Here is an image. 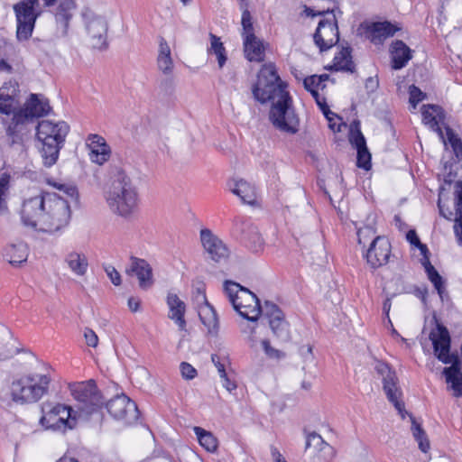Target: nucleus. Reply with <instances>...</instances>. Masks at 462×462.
Listing matches in <instances>:
<instances>
[{
	"instance_id": "f257e3e1",
	"label": "nucleus",
	"mask_w": 462,
	"mask_h": 462,
	"mask_svg": "<svg viewBox=\"0 0 462 462\" xmlns=\"http://www.w3.org/2000/svg\"><path fill=\"white\" fill-rule=\"evenodd\" d=\"M286 87L278 76L275 66L270 63L260 69L252 92L260 103H272L269 117L273 126L281 132L294 134L299 131L300 120Z\"/></svg>"
},
{
	"instance_id": "f03ea898",
	"label": "nucleus",
	"mask_w": 462,
	"mask_h": 462,
	"mask_svg": "<svg viewBox=\"0 0 462 462\" xmlns=\"http://www.w3.org/2000/svg\"><path fill=\"white\" fill-rule=\"evenodd\" d=\"M21 219L27 227L39 232L53 233L69 224L70 208L68 201L58 194L41 192L24 199Z\"/></svg>"
},
{
	"instance_id": "7ed1b4c3",
	"label": "nucleus",
	"mask_w": 462,
	"mask_h": 462,
	"mask_svg": "<svg viewBox=\"0 0 462 462\" xmlns=\"http://www.w3.org/2000/svg\"><path fill=\"white\" fill-rule=\"evenodd\" d=\"M111 174V184L105 192L106 202L113 214L129 219L138 209L136 187L123 169L115 167Z\"/></svg>"
},
{
	"instance_id": "20e7f679",
	"label": "nucleus",
	"mask_w": 462,
	"mask_h": 462,
	"mask_svg": "<svg viewBox=\"0 0 462 462\" xmlns=\"http://www.w3.org/2000/svg\"><path fill=\"white\" fill-rule=\"evenodd\" d=\"M69 131V126L64 121L44 119L38 123L36 136L42 144L41 153L46 167L56 163Z\"/></svg>"
},
{
	"instance_id": "39448f33",
	"label": "nucleus",
	"mask_w": 462,
	"mask_h": 462,
	"mask_svg": "<svg viewBox=\"0 0 462 462\" xmlns=\"http://www.w3.org/2000/svg\"><path fill=\"white\" fill-rule=\"evenodd\" d=\"M51 376L48 374H23L10 384V396L17 404H32L41 400L49 391Z\"/></svg>"
},
{
	"instance_id": "423d86ee",
	"label": "nucleus",
	"mask_w": 462,
	"mask_h": 462,
	"mask_svg": "<svg viewBox=\"0 0 462 462\" xmlns=\"http://www.w3.org/2000/svg\"><path fill=\"white\" fill-rule=\"evenodd\" d=\"M224 292L241 317L254 322L258 320L263 313V308L254 293L232 281L224 282Z\"/></svg>"
},
{
	"instance_id": "0eeeda50",
	"label": "nucleus",
	"mask_w": 462,
	"mask_h": 462,
	"mask_svg": "<svg viewBox=\"0 0 462 462\" xmlns=\"http://www.w3.org/2000/svg\"><path fill=\"white\" fill-rule=\"evenodd\" d=\"M383 389L388 401L393 404L401 417L404 419L406 415H409L411 421V430L412 432V436L418 442L419 448L422 452L426 453L430 448V441L420 424H419L415 418L411 414H409L404 409V402L401 400L402 393L399 386V380L396 374H391L383 379Z\"/></svg>"
},
{
	"instance_id": "6e6552de",
	"label": "nucleus",
	"mask_w": 462,
	"mask_h": 462,
	"mask_svg": "<svg viewBox=\"0 0 462 462\" xmlns=\"http://www.w3.org/2000/svg\"><path fill=\"white\" fill-rule=\"evenodd\" d=\"M69 388L78 402L77 411H74L78 418L87 419L102 407L103 399L94 381L75 383Z\"/></svg>"
},
{
	"instance_id": "1a4fd4ad",
	"label": "nucleus",
	"mask_w": 462,
	"mask_h": 462,
	"mask_svg": "<svg viewBox=\"0 0 462 462\" xmlns=\"http://www.w3.org/2000/svg\"><path fill=\"white\" fill-rule=\"evenodd\" d=\"M42 411L43 414L40 419V423L45 429L65 430L73 429L76 425L78 417L69 406L60 403H44Z\"/></svg>"
},
{
	"instance_id": "9d476101",
	"label": "nucleus",
	"mask_w": 462,
	"mask_h": 462,
	"mask_svg": "<svg viewBox=\"0 0 462 462\" xmlns=\"http://www.w3.org/2000/svg\"><path fill=\"white\" fill-rule=\"evenodd\" d=\"M39 0H21L14 5V11L16 17L17 28L16 37L20 42L27 41L31 38L35 22L41 12Z\"/></svg>"
},
{
	"instance_id": "9b49d317",
	"label": "nucleus",
	"mask_w": 462,
	"mask_h": 462,
	"mask_svg": "<svg viewBox=\"0 0 462 462\" xmlns=\"http://www.w3.org/2000/svg\"><path fill=\"white\" fill-rule=\"evenodd\" d=\"M81 16L91 47L96 49L106 47L108 26L105 18L89 8L83 9Z\"/></svg>"
},
{
	"instance_id": "f8f14e48",
	"label": "nucleus",
	"mask_w": 462,
	"mask_h": 462,
	"mask_svg": "<svg viewBox=\"0 0 462 462\" xmlns=\"http://www.w3.org/2000/svg\"><path fill=\"white\" fill-rule=\"evenodd\" d=\"M106 410L109 414L125 424L135 422L139 417L138 408L125 394L116 395L106 402Z\"/></svg>"
},
{
	"instance_id": "ddd939ff",
	"label": "nucleus",
	"mask_w": 462,
	"mask_h": 462,
	"mask_svg": "<svg viewBox=\"0 0 462 462\" xmlns=\"http://www.w3.org/2000/svg\"><path fill=\"white\" fill-rule=\"evenodd\" d=\"M263 315L268 319L273 335L282 342L291 340L289 323L284 319L282 310L273 302L265 301L263 307Z\"/></svg>"
},
{
	"instance_id": "4468645a",
	"label": "nucleus",
	"mask_w": 462,
	"mask_h": 462,
	"mask_svg": "<svg viewBox=\"0 0 462 462\" xmlns=\"http://www.w3.org/2000/svg\"><path fill=\"white\" fill-rule=\"evenodd\" d=\"M313 39L320 51H328L337 43L339 32L335 16L319 21Z\"/></svg>"
},
{
	"instance_id": "2eb2a0df",
	"label": "nucleus",
	"mask_w": 462,
	"mask_h": 462,
	"mask_svg": "<svg viewBox=\"0 0 462 462\" xmlns=\"http://www.w3.org/2000/svg\"><path fill=\"white\" fill-rule=\"evenodd\" d=\"M430 339L433 345L435 356L443 364H449L453 358L458 357L457 353H450V336L448 330L438 324L435 330L430 334Z\"/></svg>"
},
{
	"instance_id": "dca6fc26",
	"label": "nucleus",
	"mask_w": 462,
	"mask_h": 462,
	"mask_svg": "<svg viewBox=\"0 0 462 462\" xmlns=\"http://www.w3.org/2000/svg\"><path fill=\"white\" fill-rule=\"evenodd\" d=\"M365 256L373 269L386 264L391 256L390 242L383 236L374 237Z\"/></svg>"
},
{
	"instance_id": "f3484780",
	"label": "nucleus",
	"mask_w": 462,
	"mask_h": 462,
	"mask_svg": "<svg viewBox=\"0 0 462 462\" xmlns=\"http://www.w3.org/2000/svg\"><path fill=\"white\" fill-rule=\"evenodd\" d=\"M200 240L204 249L213 261L219 262L222 259L227 258L229 254L228 248L209 229L205 228L200 231Z\"/></svg>"
},
{
	"instance_id": "a211bd4d",
	"label": "nucleus",
	"mask_w": 462,
	"mask_h": 462,
	"mask_svg": "<svg viewBox=\"0 0 462 462\" xmlns=\"http://www.w3.org/2000/svg\"><path fill=\"white\" fill-rule=\"evenodd\" d=\"M125 272L128 275L137 277L139 286L143 290H147L153 284L152 269L144 259L131 256Z\"/></svg>"
},
{
	"instance_id": "6ab92c4d",
	"label": "nucleus",
	"mask_w": 462,
	"mask_h": 462,
	"mask_svg": "<svg viewBox=\"0 0 462 462\" xmlns=\"http://www.w3.org/2000/svg\"><path fill=\"white\" fill-rule=\"evenodd\" d=\"M86 145L89 151V158L91 162L102 165L110 157V147L106 140L98 134H89L86 141Z\"/></svg>"
},
{
	"instance_id": "aec40b11",
	"label": "nucleus",
	"mask_w": 462,
	"mask_h": 462,
	"mask_svg": "<svg viewBox=\"0 0 462 462\" xmlns=\"http://www.w3.org/2000/svg\"><path fill=\"white\" fill-rule=\"evenodd\" d=\"M399 30L400 28L388 21L375 22L366 25L365 33L373 43L381 44Z\"/></svg>"
},
{
	"instance_id": "412c9836",
	"label": "nucleus",
	"mask_w": 462,
	"mask_h": 462,
	"mask_svg": "<svg viewBox=\"0 0 462 462\" xmlns=\"http://www.w3.org/2000/svg\"><path fill=\"white\" fill-rule=\"evenodd\" d=\"M75 9L76 3L74 0H62L58 5L55 13V21L57 31L60 37L68 36L69 23Z\"/></svg>"
},
{
	"instance_id": "4be33fe9",
	"label": "nucleus",
	"mask_w": 462,
	"mask_h": 462,
	"mask_svg": "<svg viewBox=\"0 0 462 462\" xmlns=\"http://www.w3.org/2000/svg\"><path fill=\"white\" fill-rule=\"evenodd\" d=\"M448 367L443 369V374L449 390L455 397L462 396V362L458 357L453 358Z\"/></svg>"
},
{
	"instance_id": "5701e85b",
	"label": "nucleus",
	"mask_w": 462,
	"mask_h": 462,
	"mask_svg": "<svg viewBox=\"0 0 462 462\" xmlns=\"http://www.w3.org/2000/svg\"><path fill=\"white\" fill-rule=\"evenodd\" d=\"M227 186L230 191L240 198L243 203L254 205L256 201L255 187L243 179H232Z\"/></svg>"
},
{
	"instance_id": "b1692460",
	"label": "nucleus",
	"mask_w": 462,
	"mask_h": 462,
	"mask_svg": "<svg viewBox=\"0 0 462 462\" xmlns=\"http://www.w3.org/2000/svg\"><path fill=\"white\" fill-rule=\"evenodd\" d=\"M421 115L423 123L429 125L433 131L437 132L443 140L444 144L447 145L443 132L439 127V124L443 122L445 117L442 108L436 105H424L422 106Z\"/></svg>"
},
{
	"instance_id": "393cba45",
	"label": "nucleus",
	"mask_w": 462,
	"mask_h": 462,
	"mask_svg": "<svg viewBox=\"0 0 462 462\" xmlns=\"http://www.w3.org/2000/svg\"><path fill=\"white\" fill-rule=\"evenodd\" d=\"M390 53L392 68L396 70L404 68L412 58L411 50L400 40L393 42Z\"/></svg>"
},
{
	"instance_id": "a878e982",
	"label": "nucleus",
	"mask_w": 462,
	"mask_h": 462,
	"mask_svg": "<svg viewBox=\"0 0 462 462\" xmlns=\"http://www.w3.org/2000/svg\"><path fill=\"white\" fill-rule=\"evenodd\" d=\"M350 142L357 150V167L365 170L371 168V154L366 147L365 139L360 130L351 133Z\"/></svg>"
},
{
	"instance_id": "bb28decb",
	"label": "nucleus",
	"mask_w": 462,
	"mask_h": 462,
	"mask_svg": "<svg viewBox=\"0 0 462 462\" xmlns=\"http://www.w3.org/2000/svg\"><path fill=\"white\" fill-rule=\"evenodd\" d=\"M167 304L170 309L169 318L175 321L180 329H184L186 321L184 319L185 303L174 293H169Z\"/></svg>"
},
{
	"instance_id": "cd10ccee",
	"label": "nucleus",
	"mask_w": 462,
	"mask_h": 462,
	"mask_svg": "<svg viewBox=\"0 0 462 462\" xmlns=\"http://www.w3.org/2000/svg\"><path fill=\"white\" fill-rule=\"evenodd\" d=\"M321 81H322V76L313 75V76L306 78L303 82L305 88L307 90H309L312 94V96L316 97V99H318V97H319L317 88L321 83ZM317 102H318L319 106H320L324 116L329 122V127L331 129L335 130V125L332 124V120H333V117L335 116V114L333 112H331L326 105H322L319 100H317Z\"/></svg>"
},
{
	"instance_id": "c85d7f7f",
	"label": "nucleus",
	"mask_w": 462,
	"mask_h": 462,
	"mask_svg": "<svg viewBox=\"0 0 462 462\" xmlns=\"http://www.w3.org/2000/svg\"><path fill=\"white\" fill-rule=\"evenodd\" d=\"M421 264L424 266L428 279L433 284L440 299L443 300L444 296L447 295L445 282L443 278L435 269V267L431 264L428 255H425V257H423V259L421 260Z\"/></svg>"
},
{
	"instance_id": "c756f323",
	"label": "nucleus",
	"mask_w": 462,
	"mask_h": 462,
	"mask_svg": "<svg viewBox=\"0 0 462 462\" xmlns=\"http://www.w3.org/2000/svg\"><path fill=\"white\" fill-rule=\"evenodd\" d=\"M244 51L248 60L257 62L263 60V46L262 42L257 39L255 35L244 39Z\"/></svg>"
},
{
	"instance_id": "7c9ffc66",
	"label": "nucleus",
	"mask_w": 462,
	"mask_h": 462,
	"mask_svg": "<svg viewBox=\"0 0 462 462\" xmlns=\"http://www.w3.org/2000/svg\"><path fill=\"white\" fill-rule=\"evenodd\" d=\"M23 108L30 117L34 119L47 114L51 107L47 100L40 99L37 94H32L25 102Z\"/></svg>"
},
{
	"instance_id": "2f4dec72",
	"label": "nucleus",
	"mask_w": 462,
	"mask_h": 462,
	"mask_svg": "<svg viewBox=\"0 0 462 462\" xmlns=\"http://www.w3.org/2000/svg\"><path fill=\"white\" fill-rule=\"evenodd\" d=\"M5 256L12 265H19L26 262L28 257V247L26 244L19 242L10 245L5 249Z\"/></svg>"
},
{
	"instance_id": "473e14b6",
	"label": "nucleus",
	"mask_w": 462,
	"mask_h": 462,
	"mask_svg": "<svg viewBox=\"0 0 462 462\" xmlns=\"http://www.w3.org/2000/svg\"><path fill=\"white\" fill-rule=\"evenodd\" d=\"M159 69L163 74H170L173 69V61L171 55V49L167 42L161 38L159 43V53L157 58Z\"/></svg>"
},
{
	"instance_id": "72a5a7b5",
	"label": "nucleus",
	"mask_w": 462,
	"mask_h": 462,
	"mask_svg": "<svg viewBox=\"0 0 462 462\" xmlns=\"http://www.w3.org/2000/svg\"><path fill=\"white\" fill-rule=\"evenodd\" d=\"M331 69L347 72L354 71L355 65L352 61L351 50L349 47H343L335 56Z\"/></svg>"
},
{
	"instance_id": "f704fd0d",
	"label": "nucleus",
	"mask_w": 462,
	"mask_h": 462,
	"mask_svg": "<svg viewBox=\"0 0 462 462\" xmlns=\"http://www.w3.org/2000/svg\"><path fill=\"white\" fill-rule=\"evenodd\" d=\"M13 117L8 125V132L11 134H16L23 132L24 125L28 123L32 122V118L27 114L24 108H21L15 112L12 111Z\"/></svg>"
},
{
	"instance_id": "c9c22d12",
	"label": "nucleus",
	"mask_w": 462,
	"mask_h": 462,
	"mask_svg": "<svg viewBox=\"0 0 462 462\" xmlns=\"http://www.w3.org/2000/svg\"><path fill=\"white\" fill-rule=\"evenodd\" d=\"M199 316L201 322L208 328V332H214L218 326V319L214 308L206 302L199 309Z\"/></svg>"
},
{
	"instance_id": "e433bc0d",
	"label": "nucleus",
	"mask_w": 462,
	"mask_h": 462,
	"mask_svg": "<svg viewBox=\"0 0 462 462\" xmlns=\"http://www.w3.org/2000/svg\"><path fill=\"white\" fill-rule=\"evenodd\" d=\"M66 263L69 269L77 275H84L88 269L87 257L76 252L69 253L66 257Z\"/></svg>"
},
{
	"instance_id": "4c0bfd02",
	"label": "nucleus",
	"mask_w": 462,
	"mask_h": 462,
	"mask_svg": "<svg viewBox=\"0 0 462 462\" xmlns=\"http://www.w3.org/2000/svg\"><path fill=\"white\" fill-rule=\"evenodd\" d=\"M199 443L208 452H215L217 449V439L210 432L200 427L193 428Z\"/></svg>"
},
{
	"instance_id": "58836bf2",
	"label": "nucleus",
	"mask_w": 462,
	"mask_h": 462,
	"mask_svg": "<svg viewBox=\"0 0 462 462\" xmlns=\"http://www.w3.org/2000/svg\"><path fill=\"white\" fill-rule=\"evenodd\" d=\"M210 46L208 49L209 54H215L217 59L219 68H223L226 61V49L220 38L213 33H209Z\"/></svg>"
},
{
	"instance_id": "ea45409f",
	"label": "nucleus",
	"mask_w": 462,
	"mask_h": 462,
	"mask_svg": "<svg viewBox=\"0 0 462 462\" xmlns=\"http://www.w3.org/2000/svg\"><path fill=\"white\" fill-rule=\"evenodd\" d=\"M455 196H456V210L457 218L456 221L458 226H455V232L458 237V241L462 245V181L458 180L455 184Z\"/></svg>"
},
{
	"instance_id": "a19ab883",
	"label": "nucleus",
	"mask_w": 462,
	"mask_h": 462,
	"mask_svg": "<svg viewBox=\"0 0 462 462\" xmlns=\"http://www.w3.org/2000/svg\"><path fill=\"white\" fill-rule=\"evenodd\" d=\"M448 143L450 145L457 162L462 161V140L449 126L446 127Z\"/></svg>"
},
{
	"instance_id": "79ce46f5",
	"label": "nucleus",
	"mask_w": 462,
	"mask_h": 462,
	"mask_svg": "<svg viewBox=\"0 0 462 462\" xmlns=\"http://www.w3.org/2000/svg\"><path fill=\"white\" fill-rule=\"evenodd\" d=\"M253 227L254 226L243 217H236L233 221L231 233L235 238L241 241V239H247L245 236L248 234L249 228Z\"/></svg>"
},
{
	"instance_id": "37998d69",
	"label": "nucleus",
	"mask_w": 462,
	"mask_h": 462,
	"mask_svg": "<svg viewBox=\"0 0 462 462\" xmlns=\"http://www.w3.org/2000/svg\"><path fill=\"white\" fill-rule=\"evenodd\" d=\"M325 445H328V443H327L320 435L312 432L308 434L306 438L305 451L310 455L311 452H315Z\"/></svg>"
},
{
	"instance_id": "c03bdc74",
	"label": "nucleus",
	"mask_w": 462,
	"mask_h": 462,
	"mask_svg": "<svg viewBox=\"0 0 462 462\" xmlns=\"http://www.w3.org/2000/svg\"><path fill=\"white\" fill-rule=\"evenodd\" d=\"M245 236L247 239H241V242L245 243L251 249L258 251L262 247L263 240L255 226L249 228L248 234Z\"/></svg>"
},
{
	"instance_id": "a18cd8bd",
	"label": "nucleus",
	"mask_w": 462,
	"mask_h": 462,
	"mask_svg": "<svg viewBox=\"0 0 462 462\" xmlns=\"http://www.w3.org/2000/svg\"><path fill=\"white\" fill-rule=\"evenodd\" d=\"M310 456L313 462H331L334 457V448L329 444L325 445L315 452H311Z\"/></svg>"
},
{
	"instance_id": "49530a36",
	"label": "nucleus",
	"mask_w": 462,
	"mask_h": 462,
	"mask_svg": "<svg viewBox=\"0 0 462 462\" xmlns=\"http://www.w3.org/2000/svg\"><path fill=\"white\" fill-rule=\"evenodd\" d=\"M242 36L244 39L253 37V35H254V27L251 21V14L247 9L244 10L242 14Z\"/></svg>"
},
{
	"instance_id": "de8ad7c7",
	"label": "nucleus",
	"mask_w": 462,
	"mask_h": 462,
	"mask_svg": "<svg viewBox=\"0 0 462 462\" xmlns=\"http://www.w3.org/2000/svg\"><path fill=\"white\" fill-rule=\"evenodd\" d=\"M9 187V177L5 175L0 178V214H2L5 209V197L8 190Z\"/></svg>"
},
{
	"instance_id": "09e8293b",
	"label": "nucleus",
	"mask_w": 462,
	"mask_h": 462,
	"mask_svg": "<svg viewBox=\"0 0 462 462\" xmlns=\"http://www.w3.org/2000/svg\"><path fill=\"white\" fill-rule=\"evenodd\" d=\"M262 346L263 347L265 355L273 359H281L285 356V354L274 347H273L270 344V341L267 339H264L262 341Z\"/></svg>"
},
{
	"instance_id": "8fccbe9b",
	"label": "nucleus",
	"mask_w": 462,
	"mask_h": 462,
	"mask_svg": "<svg viewBox=\"0 0 462 462\" xmlns=\"http://www.w3.org/2000/svg\"><path fill=\"white\" fill-rule=\"evenodd\" d=\"M13 111V98L9 95H5L0 89V113L10 115Z\"/></svg>"
},
{
	"instance_id": "3c124183",
	"label": "nucleus",
	"mask_w": 462,
	"mask_h": 462,
	"mask_svg": "<svg viewBox=\"0 0 462 462\" xmlns=\"http://www.w3.org/2000/svg\"><path fill=\"white\" fill-rule=\"evenodd\" d=\"M406 238L411 245H416L420 249V253L423 254V257L427 255V254L429 253L427 245L420 243L414 230H410L406 235Z\"/></svg>"
},
{
	"instance_id": "603ef678",
	"label": "nucleus",
	"mask_w": 462,
	"mask_h": 462,
	"mask_svg": "<svg viewBox=\"0 0 462 462\" xmlns=\"http://www.w3.org/2000/svg\"><path fill=\"white\" fill-rule=\"evenodd\" d=\"M180 370L181 376L186 380H192L198 374L197 370L190 364H189L187 362H182L180 365Z\"/></svg>"
},
{
	"instance_id": "864d4df0",
	"label": "nucleus",
	"mask_w": 462,
	"mask_h": 462,
	"mask_svg": "<svg viewBox=\"0 0 462 462\" xmlns=\"http://www.w3.org/2000/svg\"><path fill=\"white\" fill-rule=\"evenodd\" d=\"M410 103L412 104L413 108L416 107L417 104L423 100L424 93L416 86L412 85L410 87Z\"/></svg>"
},
{
	"instance_id": "5fc2aeb1",
	"label": "nucleus",
	"mask_w": 462,
	"mask_h": 462,
	"mask_svg": "<svg viewBox=\"0 0 462 462\" xmlns=\"http://www.w3.org/2000/svg\"><path fill=\"white\" fill-rule=\"evenodd\" d=\"M84 337L86 340V344L88 346L96 347L98 344V337L97 334L89 328H85L84 329Z\"/></svg>"
},
{
	"instance_id": "6e6d98bb",
	"label": "nucleus",
	"mask_w": 462,
	"mask_h": 462,
	"mask_svg": "<svg viewBox=\"0 0 462 462\" xmlns=\"http://www.w3.org/2000/svg\"><path fill=\"white\" fill-rule=\"evenodd\" d=\"M105 271L107 274V276L110 278L112 283L116 286L120 285L121 283V275L120 273L116 270L115 267L109 265L105 268Z\"/></svg>"
},
{
	"instance_id": "4d7b16f0",
	"label": "nucleus",
	"mask_w": 462,
	"mask_h": 462,
	"mask_svg": "<svg viewBox=\"0 0 462 462\" xmlns=\"http://www.w3.org/2000/svg\"><path fill=\"white\" fill-rule=\"evenodd\" d=\"M374 235V231L372 227L360 228L357 231V237L359 244H365L366 238H372Z\"/></svg>"
},
{
	"instance_id": "13d9d810",
	"label": "nucleus",
	"mask_w": 462,
	"mask_h": 462,
	"mask_svg": "<svg viewBox=\"0 0 462 462\" xmlns=\"http://www.w3.org/2000/svg\"><path fill=\"white\" fill-rule=\"evenodd\" d=\"M375 370L378 374L383 376V380L386 378L391 374H395L394 371H392L389 365L383 362H377L375 365Z\"/></svg>"
},
{
	"instance_id": "bf43d9fd",
	"label": "nucleus",
	"mask_w": 462,
	"mask_h": 462,
	"mask_svg": "<svg viewBox=\"0 0 462 462\" xmlns=\"http://www.w3.org/2000/svg\"><path fill=\"white\" fill-rule=\"evenodd\" d=\"M211 360L216 368L217 369L219 375H224L226 372L225 365L220 362L219 356L217 355H212Z\"/></svg>"
},
{
	"instance_id": "052dcab7",
	"label": "nucleus",
	"mask_w": 462,
	"mask_h": 462,
	"mask_svg": "<svg viewBox=\"0 0 462 462\" xmlns=\"http://www.w3.org/2000/svg\"><path fill=\"white\" fill-rule=\"evenodd\" d=\"M15 352L16 351L14 349L0 346V361L12 357Z\"/></svg>"
},
{
	"instance_id": "680f3d73",
	"label": "nucleus",
	"mask_w": 462,
	"mask_h": 462,
	"mask_svg": "<svg viewBox=\"0 0 462 462\" xmlns=\"http://www.w3.org/2000/svg\"><path fill=\"white\" fill-rule=\"evenodd\" d=\"M141 300L138 298L131 297L128 299V307L133 312L139 310Z\"/></svg>"
},
{
	"instance_id": "e2e57ef3",
	"label": "nucleus",
	"mask_w": 462,
	"mask_h": 462,
	"mask_svg": "<svg viewBox=\"0 0 462 462\" xmlns=\"http://www.w3.org/2000/svg\"><path fill=\"white\" fill-rule=\"evenodd\" d=\"M391 306H392V303H391V299L390 298H387L384 301H383V313L385 314V316L387 317L388 319V322L391 324V326L393 327V324H392V321L389 318V312H390V310H391Z\"/></svg>"
},
{
	"instance_id": "0e129e2a",
	"label": "nucleus",
	"mask_w": 462,
	"mask_h": 462,
	"mask_svg": "<svg viewBox=\"0 0 462 462\" xmlns=\"http://www.w3.org/2000/svg\"><path fill=\"white\" fill-rule=\"evenodd\" d=\"M300 355L305 358L309 359V357L312 356V346L310 345L303 346L300 349Z\"/></svg>"
},
{
	"instance_id": "69168bd1",
	"label": "nucleus",
	"mask_w": 462,
	"mask_h": 462,
	"mask_svg": "<svg viewBox=\"0 0 462 462\" xmlns=\"http://www.w3.org/2000/svg\"><path fill=\"white\" fill-rule=\"evenodd\" d=\"M222 384L226 389V391H228L229 393H232L237 387L236 383L234 381H232L230 378L224 381L222 383Z\"/></svg>"
},
{
	"instance_id": "338daca9",
	"label": "nucleus",
	"mask_w": 462,
	"mask_h": 462,
	"mask_svg": "<svg viewBox=\"0 0 462 462\" xmlns=\"http://www.w3.org/2000/svg\"><path fill=\"white\" fill-rule=\"evenodd\" d=\"M272 456L275 462H286L285 459L282 457V455L276 448L272 449Z\"/></svg>"
},
{
	"instance_id": "774afa93",
	"label": "nucleus",
	"mask_w": 462,
	"mask_h": 462,
	"mask_svg": "<svg viewBox=\"0 0 462 462\" xmlns=\"http://www.w3.org/2000/svg\"><path fill=\"white\" fill-rule=\"evenodd\" d=\"M0 70H5V71L10 72L12 70V67L5 60H0Z\"/></svg>"
}]
</instances>
